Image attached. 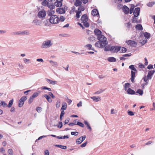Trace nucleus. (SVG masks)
<instances>
[{
    "label": "nucleus",
    "instance_id": "nucleus-1",
    "mask_svg": "<svg viewBox=\"0 0 155 155\" xmlns=\"http://www.w3.org/2000/svg\"><path fill=\"white\" fill-rule=\"evenodd\" d=\"M53 43L51 40H47L44 41L41 46L42 48H47L51 47L53 45Z\"/></svg>",
    "mask_w": 155,
    "mask_h": 155
},
{
    "label": "nucleus",
    "instance_id": "nucleus-2",
    "mask_svg": "<svg viewBox=\"0 0 155 155\" xmlns=\"http://www.w3.org/2000/svg\"><path fill=\"white\" fill-rule=\"evenodd\" d=\"M49 21L51 24H56L59 22V18L56 15H53L50 17Z\"/></svg>",
    "mask_w": 155,
    "mask_h": 155
},
{
    "label": "nucleus",
    "instance_id": "nucleus-3",
    "mask_svg": "<svg viewBox=\"0 0 155 155\" xmlns=\"http://www.w3.org/2000/svg\"><path fill=\"white\" fill-rule=\"evenodd\" d=\"M46 14V11L44 10H42L38 12L37 16L39 18L43 19L45 18Z\"/></svg>",
    "mask_w": 155,
    "mask_h": 155
},
{
    "label": "nucleus",
    "instance_id": "nucleus-4",
    "mask_svg": "<svg viewBox=\"0 0 155 155\" xmlns=\"http://www.w3.org/2000/svg\"><path fill=\"white\" fill-rule=\"evenodd\" d=\"M107 44L106 43H104L100 41H97L95 44V46L98 48H103L105 47Z\"/></svg>",
    "mask_w": 155,
    "mask_h": 155
},
{
    "label": "nucleus",
    "instance_id": "nucleus-5",
    "mask_svg": "<svg viewBox=\"0 0 155 155\" xmlns=\"http://www.w3.org/2000/svg\"><path fill=\"white\" fill-rule=\"evenodd\" d=\"M121 47L118 46H112L110 48V51L114 53H117L120 51Z\"/></svg>",
    "mask_w": 155,
    "mask_h": 155
},
{
    "label": "nucleus",
    "instance_id": "nucleus-6",
    "mask_svg": "<svg viewBox=\"0 0 155 155\" xmlns=\"http://www.w3.org/2000/svg\"><path fill=\"white\" fill-rule=\"evenodd\" d=\"M97 39L99 41L103 42L104 43H106L107 44L108 43L107 41L106 38L103 35L101 34L99 35L97 37Z\"/></svg>",
    "mask_w": 155,
    "mask_h": 155
},
{
    "label": "nucleus",
    "instance_id": "nucleus-7",
    "mask_svg": "<svg viewBox=\"0 0 155 155\" xmlns=\"http://www.w3.org/2000/svg\"><path fill=\"white\" fill-rule=\"evenodd\" d=\"M86 136L84 135L80 137L76 141V143L78 144H81L86 138Z\"/></svg>",
    "mask_w": 155,
    "mask_h": 155
},
{
    "label": "nucleus",
    "instance_id": "nucleus-8",
    "mask_svg": "<svg viewBox=\"0 0 155 155\" xmlns=\"http://www.w3.org/2000/svg\"><path fill=\"white\" fill-rule=\"evenodd\" d=\"M126 43L131 46L135 47L137 45L136 43L134 41L129 40L126 41Z\"/></svg>",
    "mask_w": 155,
    "mask_h": 155
},
{
    "label": "nucleus",
    "instance_id": "nucleus-9",
    "mask_svg": "<svg viewBox=\"0 0 155 155\" xmlns=\"http://www.w3.org/2000/svg\"><path fill=\"white\" fill-rule=\"evenodd\" d=\"M140 8L137 7L135 8L134 12V15L135 17H138L140 14Z\"/></svg>",
    "mask_w": 155,
    "mask_h": 155
},
{
    "label": "nucleus",
    "instance_id": "nucleus-10",
    "mask_svg": "<svg viewBox=\"0 0 155 155\" xmlns=\"http://www.w3.org/2000/svg\"><path fill=\"white\" fill-rule=\"evenodd\" d=\"M56 12L60 14H62L65 13V10L63 8H57L56 10Z\"/></svg>",
    "mask_w": 155,
    "mask_h": 155
},
{
    "label": "nucleus",
    "instance_id": "nucleus-11",
    "mask_svg": "<svg viewBox=\"0 0 155 155\" xmlns=\"http://www.w3.org/2000/svg\"><path fill=\"white\" fill-rule=\"evenodd\" d=\"M32 23L35 25H41V22L40 21L37 19H35L33 20L32 22Z\"/></svg>",
    "mask_w": 155,
    "mask_h": 155
},
{
    "label": "nucleus",
    "instance_id": "nucleus-12",
    "mask_svg": "<svg viewBox=\"0 0 155 155\" xmlns=\"http://www.w3.org/2000/svg\"><path fill=\"white\" fill-rule=\"evenodd\" d=\"M81 20L83 22H87L88 19L87 15L86 14L83 15L81 17Z\"/></svg>",
    "mask_w": 155,
    "mask_h": 155
},
{
    "label": "nucleus",
    "instance_id": "nucleus-13",
    "mask_svg": "<svg viewBox=\"0 0 155 155\" xmlns=\"http://www.w3.org/2000/svg\"><path fill=\"white\" fill-rule=\"evenodd\" d=\"M131 78L130 80L132 82H134V79L135 77V71H131Z\"/></svg>",
    "mask_w": 155,
    "mask_h": 155
},
{
    "label": "nucleus",
    "instance_id": "nucleus-14",
    "mask_svg": "<svg viewBox=\"0 0 155 155\" xmlns=\"http://www.w3.org/2000/svg\"><path fill=\"white\" fill-rule=\"evenodd\" d=\"M63 0H58V1H57V2H55L54 3L55 5L57 7H61L62 4V2Z\"/></svg>",
    "mask_w": 155,
    "mask_h": 155
},
{
    "label": "nucleus",
    "instance_id": "nucleus-15",
    "mask_svg": "<svg viewBox=\"0 0 155 155\" xmlns=\"http://www.w3.org/2000/svg\"><path fill=\"white\" fill-rule=\"evenodd\" d=\"M91 14L94 16L96 15L98 16L99 15L97 10L96 9H94L92 11Z\"/></svg>",
    "mask_w": 155,
    "mask_h": 155
},
{
    "label": "nucleus",
    "instance_id": "nucleus-16",
    "mask_svg": "<svg viewBox=\"0 0 155 155\" xmlns=\"http://www.w3.org/2000/svg\"><path fill=\"white\" fill-rule=\"evenodd\" d=\"M123 12L126 14H128L129 12V9L127 6L126 5H124L123 6Z\"/></svg>",
    "mask_w": 155,
    "mask_h": 155
},
{
    "label": "nucleus",
    "instance_id": "nucleus-17",
    "mask_svg": "<svg viewBox=\"0 0 155 155\" xmlns=\"http://www.w3.org/2000/svg\"><path fill=\"white\" fill-rule=\"evenodd\" d=\"M42 97H45L48 101L49 103H51L52 101V100L51 99L49 95L45 94L42 95Z\"/></svg>",
    "mask_w": 155,
    "mask_h": 155
},
{
    "label": "nucleus",
    "instance_id": "nucleus-18",
    "mask_svg": "<svg viewBox=\"0 0 155 155\" xmlns=\"http://www.w3.org/2000/svg\"><path fill=\"white\" fill-rule=\"evenodd\" d=\"M91 98L95 102H97L101 100V98L99 97L93 96L91 97Z\"/></svg>",
    "mask_w": 155,
    "mask_h": 155
},
{
    "label": "nucleus",
    "instance_id": "nucleus-19",
    "mask_svg": "<svg viewBox=\"0 0 155 155\" xmlns=\"http://www.w3.org/2000/svg\"><path fill=\"white\" fill-rule=\"evenodd\" d=\"M155 72V70H151L149 71L147 75V76L149 78V79H151V76Z\"/></svg>",
    "mask_w": 155,
    "mask_h": 155
},
{
    "label": "nucleus",
    "instance_id": "nucleus-20",
    "mask_svg": "<svg viewBox=\"0 0 155 155\" xmlns=\"http://www.w3.org/2000/svg\"><path fill=\"white\" fill-rule=\"evenodd\" d=\"M46 81L50 84H51L53 85L57 84V82L55 81H52L50 79H48V78H46Z\"/></svg>",
    "mask_w": 155,
    "mask_h": 155
},
{
    "label": "nucleus",
    "instance_id": "nucleus-21",
    "mask_svg": "<svg viewBox=\"0 0 155 155\" xmlns=\"http://www.w3.org/2000/svg\"><path fill=\"white\" fill-rule=\"evenodd\" d=\"M94 33L95 35H97V36H98L99 35H101V32L99 29H96L94 31Z\"/></svg>",
    "mask_w": 155,
    "mask_h": 155
},
{
    "label": "nucleus",
    "instance_id": "nucleus-22",
    "mask_svg": "<svg viewBox=\"0 0 155 155\" xmlns=\"http://www.w3.org/2000/svg\"><path fill=\"white\" fill-rule=\"evenodd\" d=\"M127 94H134L135 93V91L131 88H129L127 91Z\"/></svg>",
    "mask_w": 155,
    "mask_h": 155
},
{
    "label": "nucleus",
    "instance_id": "nucleus-23",
    "mask_svg": "<svg viewBox=\"0 0 155 155\" xmlns=\"http://www.w3.org/2000/svg\"><path fill=\"white\" fill-rule=\"evenodd\" d=\"M54 11L50 9L48 12V14L49 16L51 17L53 15H54Z\"/></svg>",
    "mask_w": 155,
    "mask_h": 155
},
{
    "label": "nucleus",
    "instance_id": "nucleus-24",
    "mask_svg": "<svg viewBox=\"0 0 155 155\" xmlns=\"http://www.w3.org/2000/svg\"><path fill=\"white\" fill-rule=\"evenodd\" d=\"M82 2L79 0H76L74 3V5L76 6H80L81 5Z\"/></svg>",
    "mask_w": 155,
    "mask_h": 155
},
{
    "label": "nucleus",
    "instance_id": "nucleus-25",
    "mask_svg": "<svg viewBox=\"0 0 155 155\" xmlns=\"http://www.w3.org/2000/svg\"><path fill=\"white\" fill-rule=\"evenodd\" d=\"M135 28L141 31L143 29L142 25L140 24H137L135 26Z\"/></svg>",
    "mask_w": 155,
    "mask_h": 155
},
{
    "label": "nucleus",
    "instance_id": "nucleus-26",
    "mask_svg": "<svg viewBox=\"0 0 155 155\" xmlns=\"http://www.w3.org/2000/svg\"><path fill=\"white\" fill-rule=\"evenodd\" d=\"M88 40L90 42H94L96 41L95 38L93 36H91L88 38Z\"/></svg>",
    "mask_w": 155,
    "mask_h": 155
},
{
    "label": "nucleus",
    "instance_id": "nucleus-27",
    "mask_svg": "<svg viewBox=\"0 0 155 155\" xmlns=\"http://www.w3.org/2000/svg\"><path fill=\"white\" fill-rule=\"evenodd\" d=\"M40 91H38L37 92L35 93L31 96L33 98H35L37 97L38 95L40 93Z\"/></svg>",
    "mask_w": 155,
    "mask_h": 155
},
{
    "label": "nucleus",
    "instance_id": "nucleus-28",
    "mask_svg": "<svg viewBox=\"0 0 155 155\" xmlns=\"http://www.w3.org/2000/svg\"><path fill=\"white\" fill-rule=\"evenodd\" d=\"M108 61L111 62H115L116 61V59L114 57H111L108 58Z\"/></svg>",
    "mask_w": 155,
    "mask_h": 155
},
{
    "label": "nucleus",
    "instance_id": "nucleus-29",
    "mask_svg": "<svg viewBox=\"0 0 155 155\" xmlns=\"http://www.w3.org/2000/svg\"><path fill=\"white\" fill-rule=\"evenodd\" d=\"M155 4V2H151L147 4V5L148 7H152Z\"/></svg>",
    "mask_w": 155,
    "mask_h": 155
},
{
    "label": "nucleus",
    "instance_id": "nucleus-30",
    "mask_svg": "<svg viewBox=\"0 0 155 155\" xmlns=\"http://www.w3.org/2000/svg\"><path fill=\"white\" fill-rule=\"evenodd\" d=\"M134 7H135V6L134 5H133V4L131 5L130 9H129V12H130V14H131L133 13V11H134Z\"/></svg>",
    "mask_w": 155,
    "mask_h": 155
},
{
    "label": "nucleus",
    "instance_id": "nucleus-31",
    "mask_svg": "<svg viewBox=\"0 0 155 155\" xmlns=\"http://www.w3.org/2000/svg\"><path fill=\"white\" fill-rule=\"evenodd\" d=\"M50 62L52 66L57 67L58 66V63L56 62L53 61L52 60H50Z\"/></svg>",
    "mask_w": 155,
    "mask_h": 155
},
{
    "label": "nucleus",
    "instance_id": "nucleus-32",
    "mask_svg": "<svg viewBox=\"0 0 155 155\" xmlns=\"http://www.w3.org/2000/svg\"><path fill=\"white\" fill-rule=\"evenodd\" d=\"M21 35H28L29 34V31L28 30L21 31Z\"/></svg>",
    "mask_w": 155,
    "mask_h": 155
},
{
    "label": "nucleus",
    "instance_id": "nucleus-33",
    "mask_svg": "<svg viewBox=\"0 0 155 155\" xmlns=\"http://www.w3.org/2000/svg\"><path fill=\"white\" fill-rule=\"evenodd\" d=\"M84 123L87 126V128L90 130H91V127H90V125L88 123L87 121L84 120Z\"/></svg>",
    "mask_w": 155,
    "mask_h": 155
},
{
    "label": "nucleus",
    "instance_id": "nucleus-34",
    "mask_svg": "<svg viewBox=\"0 0 155 155\" xmlns=\"http://www.w3.org/2000/svg\"><path fill=\"white\" fill-rule=\"evenodd\" d=\"M48 1L47 0H45L42 3V5L45 6H47L48 7V6L49 5Z\"/></svg>",
    "mask_w": 155,
    "mask_h": 155
},
{
    "label": "nucleus",
    "instance_id": "nucleus-35",
    "mask_svg": "<svg viewBox=\"0 0 155 155\" xmlns=\"http://www.w3.org/2000/svg\"><path fill=\"white\" fill-rule=\"evenodd\" d=\"M129 68L132 70L134 71L137 72V70L134 67V66L133 65H130L129 66Z\"/></svg>",
    "mask_w": 155,
    "mask_h": 155
},
{
    "label": "nucleus",
    "instance_id": "nucleus-36",
    "mask_svg": "<svg viewBox=\"0 0 155 155\" xmlns=\"http://www.w3.org/2000/svg\"><path fill=\"white\" fill-rule=\"evenodd\" d=\"M67 108V104L66 103H64L63 104L62 107L61 108V110H64L66 109Z\"/></svg>",
    "mask_w": 155,
    "mask_h": 155
},
{
    "label": "nucleus",
    "instance_id": "nucleus-37",
    "mask_svg": "<svg viewBox=\"0 0 155 155\" xmlns=\"http://www.w3.org/2000/svg\"><path fill=\"white\" fill-rule=\"evenodd\" d=\"M144 36L147 38H148L150 37V34L149 33L147 32H145L144 34Z\"/></svg>",
    "mask_w": 155,
    "mask_h": 155
},
{
    "label": "nucleus",
    "instance_id": "nucleus-38",
    "mask_svg": "<svg viewBox=\"0 0 155 155\" xmlns=\"http://www.w3.org/2000/svg\"><path fill=\"white\" fill-rule=\"evenodd\" d=\"M75 12L76 13V17L77 18H79L80 16V14L81 13V12H80V11H78L77 10L75 11Z\"/></svg>",
    "mask_w": 155,
    "mask_h": 155
},
{
    "label": "nucleus",
    "instance_id": "nucleus-39",
    "mask_svg": "<svg viewBox=\"0 0 155 155\" xmlns=\"http://www.w3.org/2000/svg\"><path fill=\"white\" fill-rule=\"evenodd\" d=\"M84 10V6L82 5L79 6L78 8V11H83Z\"/></svg>",
    "mask_w": 155,
    "mask_h": 155
},
{
    "label": "nucleus",
    "instance_id": "nucleus-40",
    "mask_svg": "<svg viewBox=\"0 0 155 155\" xmlns=\"http://www.w3.org/2000/svg\"><path fill=\"white\" fill-rule=\"evenodd\" d=\"M136 17H135L134 16L132 17V21L133 23L136 22L137 23H138L137 22V19L135 18Z\"/></svg>",
    "mask_w": 155,
    "mask_h": 155
},
{
    "label": "nucleus",
    "instance_id": "nucleus-41",
    "mask_svg": "<svg viewBox=\"0 0 155 155\" xmlns=\"http://www.w3.org/2000/svg\"><path fill=\"white\" fill-rule=\"evenodd\" d=\"M56 146L57 147H59L60 148L63 149H66L67 148V147L65 146H63L61 145H56Z\"/></svg>",
    "mask_w": 155,
    "mask_h": 155
},
{
    "label": "nucleus",
    "instance_id": "nucleus-42",
    "mask_svg": "<svg viewBox=\"0 0 155 155\" xmlns=\"http://www.w3.org/2000/svg\"><path fill=\"white\" fill-rule=\"evenodd\" d=\"M136 93L139 94L140 95H142L143 94V91L141 89H138Z\"/></svg>",
    "mask_w": 155,
    "mask_h": 155
},
{
    "label": "nucleus",
    "instance_id": "nucleus-43",
    "mask_svg": "<svg viewBox=\"0 0 155 155\" xmlns=\"http://www.w3.org/2000/svg\"><path fill=\"white\" fill-rule=\"evenodd\" d=\"M8 155H13V152L12 149H8Z\"/></svg>",
    "mask_w": 155,
    "mask_h": 155
},
{
    "label": "nucleus",
    "instance_id": "nucleus-44",
    "mask_svg": "<svg viewBox=\"0 0 155 155\" xmlns=\"http://www.w3.org/2000/svg\"><path fill=\"white\" fill-rule=\"evenodd\" d=\"M130 84L129 83H126L125 84L124 87L125 91H126L128 88H129Z\"/></svg>",
    "mask_w": 155,
    "mask_h": 155
},
{
    "label": "nucleus",
    "instance_id": "nucleus-45",
    "mask_svg": "<svg viewBox=\"0 0 155 155\" xmlns=\"http://www.w3.org/2000/svg\"><path fill=\"white\" fill-rule=\"evenodd\" d=\"M57 138L59 139H64L65 138H69L68 135L64 136L63 137L57 136Z\"/></svg>",
    "mask_w": 155,
    "mask_h": 155
},
{
    "label": "nucleus",
    "instance_id": "nucleus-46",
    "mask_svg": "<svg viewBox=\"0 0 155 155\" xmlns=\"http://www.w3.org/2000/svg\"><path fill=\"white\" fill-rule=\"evenodd\" d=\"M147 42V40L146 38H145L144 39L142 40L140 42V43L141 44V45L143 46Z\"/></svg>",
    "mask_w": 155,
    "mask_h": 155
},
{
    "label": "nucleus",
    "instance_id": "nucleus-47",
    "mask_svg": "<svg viewBox=\"0 0 155 155\" xmlns=\"http://www.w3.org/2000/svg\"><path fill=\"white\" fill-rule=\"evenodd\" d=\"M13 99H12V100H10L9 101V104H8V105H7L8 107H10L12 106V105L13 103Z\"/></svg>",
    "mask_w": 155,
    "mask_h": 155
},
{
    "label": "nucleus",
    "instance_id": "nucleus-48",
    "mask_svg": "<svg viewBox=\"0 0 155 155\" xmlns=\"http://www.w3.org/2000/svg\"><path fill=\"white\" fill-rule=\"evenodd\" d=\"M77 125H78L79 126H80L81 127H84V124L83 123H82L81 122H77Z\"/></svg>",
    "mask_w": 155,
    "mask_h": 155
},
{
    "label": "nucleus",
    "instance_id": "nucleus-49",
    "mask_svg": "<svg viewBox=\"0 0 155 155\" xmlns=\"http://www.w3.org/2000/svg\"><path fill=\"white\" fill-rule=\"evenodd\" d=\"M0 102L1 103V105L3 107H5L7 106V104L5 101H0Z\"/></svg>",
    "mask_w": 155,
    "mask_h": 155
},
{
    "label": "nucleus",
    "instance_id": "nucleus-50",
    "mask_svg": "<svg viewBox=\"0 0 155 155\" xmlns=\"http://www.w3.org/2000/svg\"><path fill=\"white\" fill-rule=\"evenodd\" d=\"M23 61L26 64H29L30 62V61L29 59H28L25 58L23 59Z\"/></svg>",
    "mask_w": 155,
    "mask_h": 155
},
{
    "label": "nucleus",
    "instance_id": "nucleus-51",
    "mask_svg": "<svg viewBox=\"0 0 155 155\" xmlns=\"http://www.w3.org/2000/svg\"><path fill=\"white\" fill-rule=\"evenodd\" d=\"M27 99V97L26 96H23L21 97L20 100L24 103V101H25Z\"/></svg>",
    "mask_w": 155,
    "mask_h": 155
},
{
    "label": "nucleus",
    "instance_id": "nucleus-52",
    "mask_svg": "<svg viewBox=\"0 0 155 155\" xmlns=\"http://www.w3.org/2000/svg\"><path fill=\"white\" fill-rule=\"evenodd\" d=\"M24 104V103L23 102V101H21L20 100H19V103H18V106L19 107H22L23 105Z\"/></svg>",
    "mask_w": 155,
    "mask_h": 155
},
{
    "label": "nucleus",
    "instance_id": "nucleus-53",
    "mask_svg": "<svg viewBox=\"0 0 155 155\" xmlns=\"http://www.w3.org/2000/svg\"><path fill=\"white\" fill-rule=\"evenodd\" d=\"M13 34L14 35H21V31L13 32Z\"/></svg>",
    "mask_w": 155,
    "mask_h": 155
},
{
    "label": "nucleus",
    "instance_id": "nucleus-54",
    "mask_svg": "<svg viewBox=\"0 0 155 155\" xmlns=\"http://www.w3.org/2000/svg\"><path fill=\"white\" fill-rule=\"evenodd\" d=\"M104 91V90L102 89H100L99 90L96 91L94 93V94H99L101 93H102Z\"/></svg>",
    "mask_w": 155,
    "mask_h": 155
},
{
    "label": "nucleus",
    "instance_id": "nucleus-55",
    "mask_svg": "<svg viewBox=\"0 0 155 155\" xmlns=\"http://www.w3.org/2000/svg\"><path fill=\"white\" fill-rule=\"evenodd\" d=\"M59 18V21H60L62 22L64 21L65 19V18L63 16H61Z\"/></svg>",
    "mask_w": 155,
    "mask_h": 155
},
{
    "label": "nucleus",
    "instance_id": "nucleus-56",
    "mask_svg": "<svg viewBox=\"0 0 155 155\" xmlns=\"http://www.w3.org/2000/svg\"><path fill=\"white\" fill-rule=\"evenodd\" d=\"M48 7L50 8L51 10H52L55 8V6L54 5H49L48 6Z\"/></svg>",
    "mask_w": 155,
    "mask_h": 155
},
{
    "label": "nucleus",
    "instance_id": "nucleus-57",
    "mask_svg": "<svg viewBox=\"0 0 155 155\" xmlns=\"http://www.w3.org/2000/svg\"><path fill=\"white\" fill-rule=\"evenodd\" d=\"M33 99L34 98L31 96L28 100V103L29 104H31L32 102Z\"/></svg>",
    "mask_w": 155,
    "mask_h": 155
},
{
    "label": "nucleus",
    "instance_id": "nucleus-58",
    "mask_svg": "<svg viewBox=\"0 0 155 155\" xmlns=\"http://www.w3.org/2000/svg\"><path fill=\"white\" fill-rule=\"evenodd\" d=\"M110 48L109 46H106L104 48L105 51H110Z\"/></svg>",
    "mask_w": 155,
    "mask_h": 155
},
{
    "label": "nucleus",
    "instance_id": "nucleus-59",
    "mask_svg": "<svg viewBox=\"0 0 155 155\" xmlns=\"http://www.w3.org/2000/svg\"><path fill=\"white\" fill-rule=\"evenodd\" d=\"M78 132H71V134L72 135L77 136L78 135Z\"/></svg>",
    "mask_w": 155,
    "mask_h": 155
},
{
    "label": "nucleus",
    "instance_id": "nucleus-60",
    "mask_svg": "<svg viewBox=\"0 0 155 155\" xmlns=\"http://www.w3.org/2000/svg\"><path fill=\"white\" fill-rule=\"evenodd\" d=\"M127 51V49L125 47H122L121 48V52L122 53H124L125 52Z\"/></svg>",
    "mask_w": 155,
    "mask_h": 155
},
{
    "label": "nucleus",
    "instance_id": "nucleus-61",
    "mask_svg": "<svg viewBox=\"0 0 155 155\" xmlns=\"http://www.w3.org/2000/svg\"><path fill=\"white\" fill-rule=\"evenodd\" d=\"M84 23V26L87 28L89 26V24L87 22H83Z\"/></svg>",
    "mask_w": 155,
    "mask_h": 155
},
{
    "label": "nucleus",
    "instance_id": "nucleus-62",
    "mask_svg": "<svg viewBox=\"0 0 155 155\" xmlns=\"http://www.w3.org/2000/svg\"><path fill=\"white\" fill-rule=\"evenodd\" d=\"M117 113V110L114 109H112L111 110V114H116Z\"/></svg>",
    "mask_w": 155,
    "mask_h": 155
},
{
    "label": "nucleus",
    "instance_id": "nucleus-63",
    "mask_svg": "<svg viewBox=\"0 0 155 155\" xmlns=\"http://www.w3.org/2000/svg\"><path fill=\"white\" fill-rule=\"evenodd\" d=\"M36 110L38 112H40L42 110V108L41 107H38L36 108Z\"/></svg>",
    "mask_w": 155,
    "mask_h": 155
},
{
    "label": "nucleus",
    "instance_id": "nucleus-64",
    "mask_svg": "<svg viewBox=\"0 0 155 155\" xmlns=\"http://www.w3.org/2000/svg\"><path fill=\"white\" fill-rule=\"evenodd\" d=\"M48 94L49 96H50L52 98H55V96L51 92H49Z\"/></svg>",
    "mask_w": 155,
    "mask_h": 155
}]
</instances>
